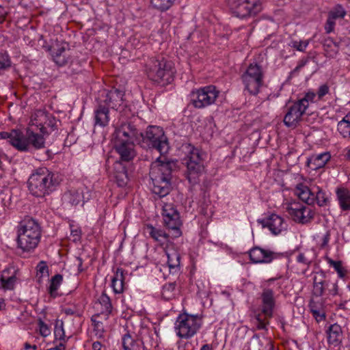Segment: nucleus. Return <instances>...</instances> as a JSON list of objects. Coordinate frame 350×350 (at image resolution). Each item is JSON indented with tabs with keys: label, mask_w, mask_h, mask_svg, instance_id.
Returning <instances> with one entry per match:
<instances>
[{
	"label": "nucleus",
	"mask_w": 350,
	"mask_h": 350,
	"mask_svg": "<svg viewBox=\"0 0 350 350\" xmlns=\"http://www.w3.org/2000/svg\"><path fill=\"white\" fill-rule=\"evenodd\" d=\"M177 169V161L161 157L152 163L150 178L152 180V191L159 198L166 196L172 189V173Z\"/></svg>",
	"instance_id": "1"
},
{
	"label": "nucleus",
	"mask_w": 350,
	"mask_h": 350,
	"mask_svg": "<svg viewBox=\"0 0 350 350\" xmlns=\"http://www.w3.org/2000/svg\"><path fill=\"white\" fill-rule=\"evenodd\" d=\"M42 227L38 220L25 215L16 226L17 246L23 252L31 253L38 246L42 237Z\"/></svg>",
	"instance_id": "2"
},
{
	"label": "nucleus",
	"mask_w": 350,
	"mask_h": 350,
	"mask_svg": "<svg viewBox=\"0 0 350 350\" xmlns=\"http://www.w3.org/2000/svg\"><path fill=\"white\" fill-rule=\"evenodd\" d=\"M59 182L58 176L46 167L35 170L27 180L30 193L36 198H44L53 192Z\"/></svg>",
	"instance_id": "3"
},
{
	"label": "nucleus",
	"mask_w": 350,
	"mask_h": 350,
	"mask_svg": "<svg viewBox=\"0 0 350 350\" xmlns=\"http://www.w3.org/2000/svg\"><path fill=\"white\" fill-rule=\"evenodd\" d=\"M175 72L174 64L164 57L150 59L147 68L148 78L162 86L173 81Z\"/></svg>",
	"instance_id": "4"
},
{
	"label": "nucleus",
	"mask_w": 350,
	"mask_h": 350,
	"mask_svg": "<svg viewBox=\"0 0 350 350\" xmlns=\"http://www.w3.org/2000/svg\"><path fill=\"white\" fill-rule=\"evenodd\" d=\"M138 144L143 148L154 149L161 155L168 152L170 146L163 130L156 126H149L146 132H142Z\"/></svg>",
	"instance_id": "5"
},
{
	"label": "nucleus",
	"mask_w": 350,
	"mask_h": 350,
	"mask_svg": "<svg viewBox=\"0 0 350 350\" xmlns=\"http://www.w3.org/2000/svg\"><path fill=\"white\" fill-rule=\"evenodd\" d=\"M202 325V319L200 315L183 312L176 319L174 329L180 338L189 339L198 333Z\"/></svg>",
	"instance_id": "6"
},
{
	"label": "nucleus",
	"mask_w": 350,
	"mask_h": 350,
	"mask_svg": "<svg viewBox=\"0 0 350 350\" xmlns=\"http://www.w3.org/2000/svg\"><path fill=\"white\" fill-rule=\"evenodd\" d=\"M187 152L186 177L191 185L199 182V176L204 170L203 159L200 151L191 146H185Z\"/></svg>",
	"instance_id": "7"
},
{
	"label": "nucleus",
	"mask_w": 350,
	"mask_h": 350,
	"mask_svg": "<svg viewBox=\"0 0 350 350\" xmlns=\"http://www.w3.org/2000/svg\"><path fill=\"white\" fill-rule=\"evenodd\" d=\"M264 73L262 66L256 63L250 64L241 75V79L251 95H257L263 85Z\"/></svg>",
	"instance_id": "8"
},
{
	"label": "nucleus",
	"mask_w": 350,
	"mask_h": 350,
	"mask_svg": "<svg viewBox=\"0 0 350 350\" xmlns=\"http://www.w3.org/2000/svg\"><path fill=\"white\" fill-rule=\"evenodd\" d=\"M219 94V92L214 85L193 89L189 95V103L196 109H203L213 104Z\"/></svg>",
	"instance_id": "9"
},
{
	"label": "nucleus",
	"mask_w": 350,
	"mask_h": 350,
	"mask_svg": "<svg viewBox=\"0 0 350 350\" xmlns=\"http://www.w3.org/2000/svg\"><path fill=\"white\" fill-rule=\"evenodd\" d=\"M232 13L239 18L255 16L262 9L260 0H226Z\"/></svg>",
	"instance_id": "10"
},
{
	"label": "nucleus",
	"mask_w": 350,
	"mask_h": 350,
	"mask_svg": "<svg viewBox=\"0 0 350 350\" xmlns=\"http://www.w3.org/2000/svg\"><path fill=\"white\" fill-rule=\"evenodd\" d=\"M162 216L165 227L171 233V238L175 239L182 235L180 227L183 225L180 213L172 204H165Z\"/></svg>",
	"instance_id": "11"
},
{
	"label": "nucleus",
	"mask_w": 350,
	"mask_h": 350,
	"mask_svg": "<svg viewBox=\"0 0 350 350\" xmlns=\"http://www.w3.org/2000/svg\"><path fill=\"white\" fill-rule=\"evenodd\" d=\"M312 295L315 297H321L327 292L328 295H336L338 293L336 282H332L327 278L326 273L321 270L315 272L313 276Z\"/></svg>",
	"instance_id": "12"
},
{
	"label": "nucleus",
	"mask_w": 350,
	"mask_h": 350,
	"mask_svg": "<svg viewBox=\"0 0 350 350\" xmlns=\"http://www.w3.org/2000/svg\"><path fill=\"white\" fill-rule=\"evenodd\" d=\"M140 136H142V132L136 128L133 123L125 122L116 128L113 133V141H125L138 144Z\"/></svg>",
	"instance_id": "13"
},
{
	"label": "nucleus",
	"mask_w": 350,
	"mask_h": 350,
	"mask_svg": "<svg viewBox=\"0 0 350 350\" xmlns=\"http://www.w3.org/2000/svg\"><path fill=\"white\" fill-rule=\"evenodd\" d=\"M286 210L293 221L302 224L310 222L314 216V212L310 208L298 202L289 204Z\"/></svg>",
	"instance_id": "14"
},
{
	"label": "nucleus",
	"mask_w": 350,
	"mask_h": 350,
	"mask_svg": "<svg viewBox=\"0 0 350 350\" xmlns=\"http://www.w3.org/2000/svg\"><path fill=\"white\" fill-rule=\"evenodd\" d=\"M122 345L124 350H139L141 345L143 350H151L152 347H156L158 345L157 342L153 341L152 336L150 335L139 340L136 336H133L129 332L123 335Z\"/></svg>",
	"instance_id": "15"
},
{
	"label": "nucleus",
	"mask_w": 350,
	"mask_h": 350,
	"mask_svg": "<svg viewBox=\"0 0 350 350\" xmlns=\"http://www.w3.org/2000/svg\"><path fill=\"white\" fill-rule=\"evenodd\" d=\"M18 144H23L24 149H17L19 151L27 152L29 150V146L31 145L35 149H41L45 146V139L43 134H38L35 131L28 129L25 135L21 131L19 130Z\"/></svg>",
	"instance_id": "16"
},
{
	"label": "nucleus",
	"mask_w": 350,
	"mask_h": 350,
	"mask_svg": "<svg viewBox=\"0 0 350 350\" xmlns=\"http://www.w3.org/2000/svg\"><path fill=\"white\" fill-rule=\"evenodd\" d=\"M36 116V117L31 120L32 125L40 127L42 134L48 135L57 129V120L53 115L39 111Z\"/></svg>",
	"instance_id": "17"
},
{
	"label": "nucleus",
	"mask_w": 350,
	"mask_h": 350,
	"mask_svg": "<svg viewBox=\"0 0 350 350\" xmlns=\"http://www.w3.org/2000/svg\"><path fill=\"white\" fill-rule=\"evenodd\" d=\"M248 253L250 260L255 264L270 263L279 256L278 253L259 246L253 247Z\"/></svg>",
	"instance_id": "18"
},
{
	"label": "nucleus",
	"mask_w": 350,
	"mask_h": 350,
	"mask_svg": "<svg viewBox=\"0 0 350 350\" xmlns=\"http://www.w3.org/2000/svg\"><path fill=\"white\" fill-rule=\"evenodd\" d=\"M257 221L262 225V228H269L274 235H278L287 229V224L284 219L276 214H271L265 219H258Z\"/></svg>",
	"instance_id": "19"
},
{
	"label": "nucleus",
	"mask_w": 350,
	"mask_h": 350,
	"mask_svg": "<svg viewBox=\"0 0 350 350\" xmlns=\"http://www.w3.org/2000/svg\"><path fill=\"white\" fill-rule=\"evenodd\" d=\"M124 92L116 88H112L109 91L105 90L98 101L103 102L109 108L118 110L124 101Z\"/></svg>",
	"instance_id": "20"
},
{
	"label": "nucleus",
	"mask_w": 350,
	"mask_h": 350,
	"mask_svg": "<svg viewBox=\"0 0 350 350\" xmlns=\"http://www.w3.org/2000/svg\"><path fill=\"white\" fill-rule=\"evenodd\" d=\"M306 111L298 101L295 102L288 108L283 120L284 124L288 127H296Z\"/></svg>",
	"instance_id": "21"
},
{
	"label": "nucleus",
	"mask_w": 350,
	"mask_h": 350,
	"mask_svg": "<svg viewBox=\"0 0 350 350\" xmlns=\"http://www.w3.org/2000/svg\"><path fill=\"white\" fill-rule=\"evenodd\" d=\"M113 142V146L120 156V159L122 161L129 162L132 161L136 156L135 150V144L136 142Z\"/></svg>",
	"instance_id": "22"
},
{
	"label": "nucleus",
	"mask_w": 350,
	"mask_h": 350,
	"mask_svg": "<svg viewBox=\"0 0 350 350\" xmlns=\"http://www.w3.org/2000/svg\"><path fill=\"white\" fill-rule=\"evenodd\" d=\"M165 252L167 256V265L170 273H174L178 271L180 265V255L175 248L172 243H167L165 248Z\"/></svg>",
	"instance_id": "23"
},
{
	"label": "nucleus",
	"mask_w": 350,
	"mask_h": 350,
	"mask_svg": "<svg viewBox=\"0 0 350 350\" xmlns=\"http://www.w3.org/2000/svg\"><path fill=\"white\" fill-rule=\"evenodd\" d=\"M262 313L265 317L271 318L275 306L273 291L270 288L264 289L261 294Z\"/></svg>",
	"instance_id": "24"
},
{
	"label": "nucleus",
	"mask_w": 350,
	"mask_h": 350,
	"mask_svg": "<svg viewBox=\"0 0 350 350\" xmlns=\"http://www.w3.org/2000/svg\"><path fill=\"white\" fill-rule=\"evenodd\" d=\"M109 107L103 102L98 101V105L94 111V126L105 127L110 121Z\"/></svg>",
	"instance_id": "25"
},
{
	"label": "nucleus",
	"mask_w": 350,
	"mask_h": 350,
	"mask_svg": "<svg viewBox=\"0 0 350 350\" xmlns=\"http://www.w3.org/2000/svg\"><path fill=\"white\" fill-rule=\"evenodd\" d=\"M46 50L51 51L54 62L59 66H64L66 64L70 59V55L68 54V51H66L65 44L62 46H47Z\"/></svg>",
	"instance_id": "26"
},
{
	"label": "nucleus",
	"mask_w": 350,
	"mask_h": 350,
	"mask_svg": "<svg viewBox=\"0 0 350 350\" xmlns=\"http://www.w3.org/2000/svg\"><path fill=\"white\" fill-rule=\"evenodd\" d=\"M331 154L329 152L312 155L307 161L308 166L312 170L323 167L329 161Z\"/></svg>",
	"instance_id": "27"
},
{
	"label": "nucleus",
	"mask_w": 350,
	"mask_h": 350,
	"mask_svg": "<svg viewBox=\"0 0 350 350\" xmlns=\"http://www.w3.org/2000/svg\"><path fill=\"white\" fill-rule=\"evenodd\" d=\"M95 308L100 311V314L104 316L105 319H107L112 310V305L110 298L103 293L95 303Z\"/></svg>",
	"instance_id": "28"
},
{
	"label": "nucleus",
	"mask_w": 350,
	"mask_h": 350,
	"mask_svg": "<svg viewBox=\"0 0 350 350\" xmlns=\"http://www.w3.org/2000/svg\"><path fill=\"white\" fill-rule=\"evenodd\" d=\"M327 334V341L329 344L334 346H338L342 340L343 334L342 330L338 323H334L329 326L326 331Z\"/></svg>",
	"instance_id": "29"
},
{
	"label": "nucleus",
	"mask_w": 350,
	"mask_h": 350,
	"mask_svg": "<svg viewBox=\"0 0 350 350\" xmlns=\"http://www.w3.org/2000/svg\"><path fill=\"white\" fill-rule=\"evenodd\" d=\"M146 228L150 237L154 241L158 242L165 241L167 243H170V238H171V233L170 231L167 233L163 230L154 227L152 224H147Z\"/></svg>",
	"instance_id": "30"
},
{
	"label": "nucleus",
	"mask_w": 350,
	"mask_h": 350,
	"mask_svg": "<svg viewBox=\"0 0 350 350\" xmlns=\"http://www.w3.org/2000/svg\"><path fill=\"white\" fill-rule=\"evenodd\" d=\"M339 206L342 211H350V191L345 187L336 190Z\"/></svg>",
	"instance_id": "31"
},
{
	"label": "nucleus",
	"mask_w": 350,
	"mask_h": 350,
	"mask_svg": "<svg viewBox=\"0 0 350 350\" xmlns=\"http://www.w3.org/2000/svg\"><path fill=\"white\" fill-rule=\"evenodd\" d=\"M114 170L113 177L117 185L121 187L126 186L129 180L126 167L121 163H116Z\"/></svg>",
	"instance_id": "32"
},
{
	"label": "nucleus",
	"mask_w": 350,
	"mask_h": 350,
	"mask_svg": "<svg viewBox=\"0 0 350 350\" xmlns=\"http://www.w3.org/2000/svg\"><path fill=\"white\" fill-rule=\"evenodd\" d=\"M19 137V130L18 129H12L10 132H0V139H8L10 144L16 149H24L25 146L23 144H18L20 141Z\"/></svg>",
	"instance_id": "33"
},
{
	"label": "nucleus",
	"mask_w": 350,
	"mask_h": 350,
	"mask_svg": "<svg viewBox=\"0 0 350 350\" xmlns=\"http://www.w3.org/2000/svg\"><path fill=\"white\" fill-rule=\"evenodd\" d=\"M124 270L121 268H118L111 280V287L115 293L119 294L123 292L124 286Z\"/></svg>",
	"instance_id": "34"
},
{
	"label": "nucleus",
	"mask_w": 350,
	"mask_h": 350,
	"mask_svg": "<svg viewBox=\"0 0 350 350\" xmlns=\"http://www.w3.org/2000/svg\"><path fill=\"white\" fill-rule=\"evenodd\" d=\"M312 186L308 187L307 186L300 185L297 187V195L299 198L308 204H314V195L312 191Z\"/></svg>",
	"instance_id": "35"
},
{
	"label": "nucleus",
	"mask_w": 350,
	"mask_h": 350,
	"mask_svg": "<svg viewBox=\"0 0 350 350\" xmlns=\"http://www.w3.org/2000/svg\"><path fill=\"white\" fill-rule=\"evenodd\" d=\"M312 191L314 197V203L317 202L319 206H324L328 204V195L319 186L313 185Z\"/></svg>",
	"instance_id": "36"
},
{
	"label": "nucleus",
	"mask_w": 350,
	"mask_h": 350,
	"mask_svg": "<svg viewBox=\"0 0 350 350\" xmlns=\"http://www.w3.org/2000/svg\"><path fill=\"white\" fill-rule=\"evenodd\" d=\"M337 130L343 138H350V113L338 122Z\"/></svg>",
	"instance_id": "37"
},
{
	"label": "nucleus",
	"mask_w": 350,
	"mask_h": 350,
	"mask_svg": "<svg viewBox=\"0 0 350 350\" xmlns=\"http://www.w3.org/2000/svg\"><path fill=\"white\" fill-rule=\"evenodd\" d=\"M176 282H168L162 286L161 297L164 300H171L175 297Z\"/></svg>",
	"instance_id": "38"
},
{
	"label": "nucleus",
	"mask_w": 350,
	"mask_h": 350,
	"mask_svg": "<svg viewBox=\"0 0 350 350\" xmlns=\"http://www.w3.org/2000/svg\"><path fill=\"white\" fill-rule=\"evenodd\" d=\"M81 192L79 190H70L64 195V200L72 206H76L83 201Z\"/></svg>",
	"instance_id": "39"
},
{
	"label": "nucleus",
	"mask_w": 350,
	"mask_h": 350,
	"mask_svg": "<svg viewBox=\"0 0 350 350\" xmlns=\"http://www.w3.org/2000/svg\"><path fill=\"white\" fill-rule=\"evenodd\" d=\"M176 0H150L151 6L161 12L169 10L174 3Z\"/></svg>",
	"instance_id": "40"
},
{
	"label": "nucleus",
	"mask_w": 350,
	"mask_h": 350,
	"mask_svg": "<svg viewBox=\"0 0 350 350\" xmlns=\"http://www.w3.org/2000/svg\"><path fill=\"white\" fill-rule=\"evenodd\" d=\"M63 277L60 274H56L51 279L50 285L49 286V293L53 297L57 295V291L62 282Z\"/></svg>",
	"instance_id": "41"
},
{
	"label": "nucleus",
	"mask_w": 350,
	"mask_h": 350,
	"mask_svg": "<svg viewBox=\"0 0 350 350\" xmlns=\"http://www.w3.org/2000/svg\"><path fill=\"white\" fill-rule=\"evenodd\" d=\"M16 276L12 275L9 277H5L4 273L1 275L0 282L1 287L4 291H12L14 290L15 284L16 282Z\"/></svg>",
	"instance_id": "42"
},
{
	"label": "nucleus",
	"mask_w": 350,
	"mask_h": 350,
	"mask_svg": "<svg viewBox=\"0 0 350 350\" xmlns=\"http://www.w3.org/2000/svg\"><path fill=\"white\" fill-rule=\"evenodd\" d=\"M49 276V267L46 262L42 260L38 262L36 266V277L39 283L42 282V279L44 277Z\"/></svg>",
	"instance_id": "43"
},
{
	"label": "nucleus",
	"mask_w": 350,
	"mask_h": 350,
	"mask_svg": "<svg viewBox=\"0 0 350 350\" xmlns=\"http://www.w3.org/2000/svg\"><path fill=\"white\" fill-rule=\"evenodd\" d=\"M316 96V93L309 91L305 94L302 98L298 100L297 101L303 106V109H307L310 103H312L314 102V98Z\"/></svg>",
	"instance_id": "44"
},
{
	"label": "nucleus",
	"mask_w": 350,
	"mask_h": 350,
	"mask_svg": "<svg viewBox=\"0 0 350 350\" xmlns=\"http://www.w3.org/2000/svg\"><path fill=\"white\" fill-rule=\"evenodd\" d=\"M346 15V11L341 5L335 6L329 13L328 16L336 20L343 18Z\"/></svg>",
	"instance_id": "45"
},
{
	"label": "nucleus",
	"mask_w": 350,
	"mask_h": 350,
	"mask_svg": "<svg viewBox=\"0 0 350 350\" xmlns=\"http://www.w3.org/2000/svg\"><path fill=\"white\" fill-rule=\"evenodd\" d=\"M328 264L334 267L340 278H343L345 275V271L342 266V262L340 260L336 261L331 258L327 259Z\"/></svg>",
	"instance_id": "46"
},
{
	"label": "nucleus",
	"mask_w": 350,
	"mask_h": 350,
	"mask_svg": "<svg viewBox=\"0 0 350 350\" xmlns=\"http://www.w3.org/2000/svg\"><path fill=\"white\" fill-rule=\"evenodd\" d=\"M12 66L11 59L6 53L0 52V70H6Z\"/></svg>",
	"instance_id": "47"
},
{
	"label": "nucleus",
	"mask_w": 350,
	"mask_h": 350,
	"mask_svg": "<svg viewBox=\"0 0 350 350\" xmlns=\"http://www.w3.org/2000/svg\"><path fill=\"white\" fill-rule=\"evenodd\" d=\"M81 237V232L79 227L70 225V235L69 239L73 242H78Z\"/></svg>",
	"instance_id": "48"
},
{
	"label": "nucleus",
	"mask_w": 350,
	"mask_h": 350,
	"mask_svg": "<svg viewBox=\"0 0 350 350\" xmlns=\"http://www.w3.org/2000/svg\"><path fill=\"white\" fill-rule=\"evenodd\" d=\"M308 45V41H297V40H292L289 43V46L293 48L296 49L299 51H304Z\"/></svg>",
	"instance_id": "49"
},
{
	"label": "nucleus",
	"mask_w": 350,
	"mask_h": 350,
	"mask_svg": "<svg viewBox=\"0 0 350 350\" xmlns=\"http://www.w3.org/2000/svg\"><path fill=\"white\" fill-rule=\"evenodd\" d=\"M100 316V314H96L93 315L92 317V321L93 322L94 329L97 331L96 334L99 333L100 336H101L104 331L103 323L100 321L96 320V319L98 318Z\"/></svg>",
	"instance_id": "50"
},
{
	"label": "nucleus",
	"mask_w": 350,
	"mask_h": 350,
	"mask_svg": "<svg viewBox=\"0 0 350 350\" xmlns=\"http://www.w3.org/2000/svg\"><path fill=\"white\" fill-rule=\"evenodd\" d=\"M39 332L42 336L46 337L51 334V330L47 324L43 321L39 319L38 321Z\"/></svg>",
	"instance_id": "51"
},
{
	"label": "nucleus",
	"mask_w": 350,
	"mask_h": 350,
	"mask_svg": "<svg viewBox=\"0 0 350 350\" xmlns=\"http://www.w3.org/2000/svg\"><path fill=\"white\" fill-rule=\"evenodd\" d=\"M54 335L55 340H62L64 339L65 333L63 327V323H62L59 326L56 325L54 329Z\"/></svg>",
	"instance_id": "52"
},
{
	"label": "nucleus",
	"mask_w": 350,
	"mask_h": 350,
	"mask_svg": "<svg viewBox=\"0 0 350 350\" xmlns=\"http://www.w3.org/2000/svg\"><path fill=\"white\" fill-rule=\"evenodd\" d=\"M329 88L326 83L320 85L316 94L318 97V100H322L323 97L329 93Z\"/></svg>",
	"instance_id": "53"
},
{
	"label": "nucleus",
	"mask_w": 350,
	"mask_h": 350,
	"mask_svg": "<svg viewBox=\"0 0 350 350\" xmlns=\"http://www.w3.org/2000/svg\"><path fill=\"white\" fill-rule=\"evenodd\" d=\"M335 21L336 20L328 16L327 21L325 24V30L327 33H329L334 31L336 25Z\"/></svg>",
	"instance_id": "54"
},
{
	"label": "nucleus",
	"mask_w": 350,
	"mask_h": 350,
	"mask_svg": "<svg viewBox=\"0 0 350 350\" xmlns=\"http://www.w3.org/2000/svg\"><path fill=\"white\" fill-rule=\"evenodd\" d=\"M313 317L317 322L323 321L325 319L326 315L322 309L315 310L312 312Z\"/></svg>",
	"instance_id": "55"
},
{
	"label": "nucleus",
	"mask_w": 350,
	"mask_h": 350,
	"mask_svg": "<svg viewBox=\"0 0 350 350\" xmlns=\"http://www.w3.org/2000/svg\"><path fill=\"white\" fill-rule=\"evenodd\" d=\"M79 192L82 193L81 198L83 202L88 201L92 197V192L88 188L79 190Z\"/></svg>",
	"instance_id": "56"
},
{
	"label": "nucleus",
	"mask_w": 350,
	"mask_h": 350,
	"mask_svg": "<svg viewBox=\"0 0 350 350\" xmlns=\"http://www.w3.org/2000/svg\"><path fill=\"white\" fill-rule=\"evenodd\" d=\"M297 261L306 265H310L311 261L308 259L304 253H299L297 256Z\"/></svg>",
	"instance_id": "57"
},
{
	"label": "nucleus",
	"mask_w": 350,
	"mask_h": 350,
	"mask_svg": "<svg viewBox=\"0 0 350 350\" xmlns=\"http://www.w3.org/2000/svg\"><path fill=\"white\" fill-rule=\"evenodd\" d=\"M256 319L258 322L257 323V328L258 329H264L266 328V323L264 322V321L260 318V314H258L256 317Z\"/></svg>",
	"instance_id": "58"
},
{
	"label": "nucleus",
	"mask_w": 350,
	"mask_h": 350,
	"mask_svg": "<svg viewBox=\"0 0 350 350\" xmlns=\"http://www.w3.org/2000/svg\"><path fill=\"white\" fill-rule=\"evenodd\" d=\"M309 308L311 312H313L315 310H319L321 309L320 307V304H319L317 302L310 300L309 303Z\"/></svg>",
	"instance_id": "59"
},
{
	"label": "nucleus",
	"mask_w": 350,
	"mask_h": 350,
	"mask_svg": "<svg viewBox=\"0 0 350 350\" xmlns=\"http://www.w3.org/2000/svg\"><path fill=\"white\" fill-rule=\"evenodd\" d=\"M329 239H330V232L329 231H327L326 233L324 234V236L323 237V241H322V243H321V247H325L328 244Z\"/></svg>",
	"instance_id": "60"
},
{
	"label": "nucleus",
	"mask_w": 350,
	"mask_h": 350,
	"mask_svg": "<svg viewBox=\"0 0 350 350\" xmlns=\"http://www.w3.org/2000/svg\"><path fill=\"white\" fill-rule=\"evenodd\" d=\"M64 313L67 315H75L79 316V313L74 308H66L64 309Z\"/></svg>",
	"instance_id": "61"
},
{
	"label": "nucleus",
	"mask_w": 350,
	"mask_h": 350,
	"mask_svg": "<svg viewBox=\"0 0 350 350\" xmlns=\"http://www.w3.org/2000/svg\"><path fill=\"white\" fill-rule=\"evenodd\" d=\"M101 347H102V345L98 341L94 342L92 344V349H93V350H100Z\"/></svg>",
	"instance_id": "62"
},
{
	"label": "nucleus",
	"mask_w": 350,
	"mask_h": 350,
	"mask_svg": "<svg viewBox=\"0 0 350 350\" xmlns=\"http://www.w3.org/2000/svg\"><path fill=\"white\" fill-rule=\"evenodd\" d=\"M77 259L79 261L78 270L79 272H82L84 270L83 268L82 267V265H83L82 259L80 257H78Z\"/></svg>",
	"instance_id": "63"
},
{
	"label": "nucleus",
	"mask_w": 350,
	"mask_h": 350,
	"mask_svg": "<svg viewBox=\"0 0 350 350\" xmlns=\"http://www.w3.org/2000/svg\"><path fill=\"white\" fill-rule=\"evenodd\" d=\"M24 348L25 349H29L32 348L33 349L36 350L38 347L36 345H31L28 342H25L24 345Z\"/></svg>",
	"instance_id": "64"
}]
</instances>
